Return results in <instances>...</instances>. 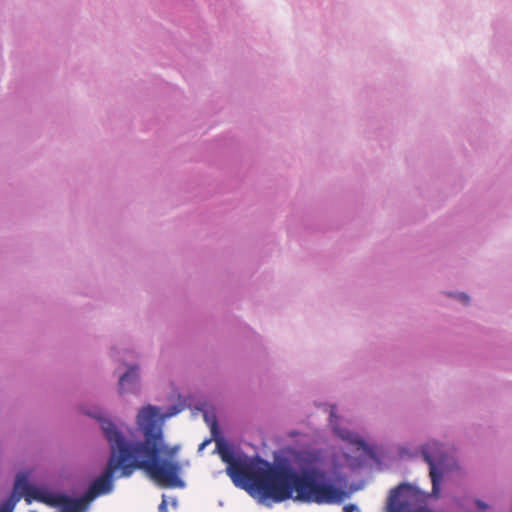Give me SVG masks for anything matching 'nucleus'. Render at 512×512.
Here are the masks:
<instances>
[{
    "label": "nucleus",
    "instance_id": "nucleus-1",
    "mask_svg": "<svg viewBox=\"0 0 512 512\" xmlns=\"http://www.w3.org/2000/svg\"><path fill=\"white\" fill-rule=\"evenodd\" d=\"M217 451L221 460L227 464L226 473L234 485L261 501L273 500L279 503L293 499L319 505L342 501L343 492L325 481L320 451L301 450L295 454L300 473L287 462L270 465L265 461L257 464L242 460L221 441H217Z\"/></svg>",
    "mask_w": 512,
    "mask_h": 512
},
{
    "label": "nucleus",
    "instance_id": "nucleus-2",
    "mask_svg": "<svg viewBox=\"0 0 512 512\" xmlns=\"http://www.w3.org/2000/svg\"><path fill=\"white\" fill-rule=\"evenodd\" d=\"M164 417L157 407H143L137 415V425L143 441L128 442L110 420H101V429L109 443L111 454L103 473L89 486L84 496L89 503L113 490L114 475L130 477L136 470L143 471L161 487L182 488L181 464L174 458L179 446H167L163 434Z\"/></svg>",
    "mask_w": 512,
    "mask_h": 512
},
{
    "label": "nucleus",
    "instance_id": "nucleus-3",
    "mask_svg": "<svg viewBox=\"0 0 512 512\" xmlns=\"http://www.w3.org/2000/svg\"><path fill=\"white\" fill-rule=\"evenodd\" d=\"M49 491L30 485L26 476L18 475L14 484V491L8 499L0 505V512H13L17 502L24 496L26 502L32 501L45 502Z\"/></svg>",
    "mask_w": 512,
    "mask_h": 512
},
{
    "label": "nucleus",
    "instance_id": "nucleus-4",
    "mask_svg": "<svg viewBox=\"0 0 512 512\" xmlns=\"http://www.w3.org/2000/svg\"><path fill=\"white\" fill-rule=\"evenodd\" d=\"M422 455L429 465V474L432 482V495L438 497L441 474L438 472L437 466H440L444 462L442 447L436 441L428 442L422 448Z\"/></svg>",
    "mask_w": 512,
    "mask_h": 512
},
{
    "label": "nucleus",
    "instance_id": "nucleus-5",
    "mask_svg": "<svg viewBox=\"0 0 512 512\" xmlns=\"http://www.w3.org/2000/svg\"><path fill=\"white\" fill-rule=\"evenodd\" d=\"M44 504L50 507H59V512H85L89 501L83 495L79 499H72L63 494L49 492Z\"/></svg>",
    "mask_w": 512,
    "mask_h": 512
},
{
    "label": "nucleus",
    "instance_id": "nucleus-6",
    "mask_svg": "<svg viewBox=\"0 0 512 512\" xmlns=\"http://www.w3.org/2000/svg\"><path fill=\"white\" fill-rule=\"evenodd\" d=\"M336 432L341 439L356 446L358 449L365 447V442L359 435L345 429H337Z\"/></svg>",
    "mask_w": 512,
    "mask_h": 512
},
{
    "label": "nucleus",
    "instance_id": "nucleus-7",
    "mask_svg": "<svg viewBox=\"0 0 512 512\" xmlns=\"http://www.w3.org/2000/svg\"><path fill=\"white\" fill-rule=\"evenodd\" d=\"M138 375L136 373L135 367H131L126 373H124L119 379V388L120 391L127 390L126 386L128 384H134L137 381Z\"/></svg>",
    "mask_w": 512,
    "mask_h": 512
},
{
    "label": "nucleus",
    "instance_id": "nucleus-8",
    "mask_svg": "<svg viewBox=\"0 0 512 512\" xmlns=\"http://www.w3.org/2000/svg\"><path fill=\"white\" fill-rule=\"evenodd\" d=\"M475 504H476L477 508H478V509H480V510H486V509H487V507H488V506H487V504H486V503H484V502H483V501H481V500H476V501H475Z\"/></svg>",
    "mask_w": 512,
    "mask_h": 512
},
{
    "label": "nucleus",
    "instance_id": "nucleus-9",
    "mask_svg": "<svg viewBox=\"0 0 512 512\" xmlns=\"http://www.w3.org/2000/svg\"><path fill=\"white\" fill-rule=\"evenodd\" d=\"M357 510V507L353 504L346 505L343 508V512H355Z\"/></svg>",
    "mask_w": 512,
    "mask_h": 512
},
{
    "label": "nucleus",
    "instance_id": "nucleus-10",
    "mask_svg": "<svg viewBox=\"0 0 512 512\" xmlns=\"http://www.w3.org/2000/svg\"><path fill=\"white\" fill-rule=\"evenodd\" d=\"M159 512H167V502L165 499L159 505Z\"/></svg>",
    "mask_w": 512,
    "mask_h": 512
},
{
    "label": "nucleus",
    "instance_id": "nucleus-11",
    "mask_svg": "<svg viewBox=\"0 0 512 512\" xmlns=\"http://www.w3.org/2000/svg\"><path fill=\"white\" fill-rule=\"evenodd\" d=\"M458 298H459L461 301L465 302V303H468V301H469V297H468V295H466V294H464V293H460V294L458 295Z\"/></svg>",
    "mask_w": 512,
    "mask_h": 512
},
{
    "label": "nucleus",
    "instance_id": "nucleus-12",
    "mask_svg": "<svg viewBox=\"0 0 512 512\" xmlns=\"http://www.w3.org/2000/svg\"><path fill=\"white\" fill-rule=\"evenodd\" d=\"M216 429H217V423H216V421H213V423L211 425L212 434H215Z\"/></svg>",
    "mask_w": 512,
    "mask_h": 512
},
{
    "label": "nucleus",
    "instance_id": "nucleus-13",
    "mask_svg": "<svg viewBox=\"0 0 512 512\" xmlns=\"http://www.w3.org/2000/svg\"><path fill=\"white\" fill-rule=\"evenodd\" d=\"M209 443V441H204L203 443L200 444L199 446V451L202 450L203 448H205V446Z\"/></svg>",
    "mask_w": 512,
    "mask_h": 512
},
{
    "label": "nucleus",
    "instance_id": "nucleus-14",
    "mask_svg": "<svg viewBox=\"0 0 512 512\" xmlns=\"http://www.w3.org/2000/svg\"><path fill=\"white\" fill-rule=\"evenodd\" d=\"M177 412H178V411H177V410H175L174 412H172V413L168 414L167 416H173V415H175Z\"/></svg>",
    "mask_w": 512,
    "mask_h": 512
}]
</instances>
